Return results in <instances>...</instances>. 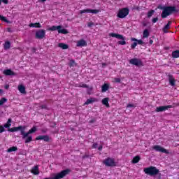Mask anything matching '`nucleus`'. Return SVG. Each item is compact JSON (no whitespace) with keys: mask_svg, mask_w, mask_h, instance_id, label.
Instances as JSON below:
<instances>
[{"mask_svg":"<svg viewBox=\"0 0 179 179\" xmlns=\"http://www.w3.org/2000/svg\"><path fill=\"white\" fill-rule=\"evenodd\" d=\"M29 27H35L36 29H40V27H41V24H40V22L31 23L29 24Z\"/></svg>","mask_w":179,"mask_h":179,"instance_id":"nucleus-24","label":"nucleus"},{"mask_svg":"<svg viewBox=\"0 0 179 179\" xmlns=\"http://www.w3.org/2000/svg\"><path fill=\"white\" fill-rule=\"evenodd\" d=\"M103 66H105V65H106V64H103Z\"/></svg>","mask_w":179,"mask_h":179,"instance_id":"nucleus-58","label":"nucleus"},{"mask_svg":"<svg viewBox=\"0 0 179 179\" xmlns=\"http://www.w3.org/2000/svg\"><path fill=\"white\" fill-rule=\"evenodd\" d=\"M129 15V8H123L118 10L117 14V17H119V19H124V17Z\"/></svg>","mask_w":179,"mask_h":179,"instance_id":"nucleus-3","label":"nucleus"},{"mask_svg":"<svg viewBox=\"0 0 179 179\" xmlns=\"http://www.w3.org/2000/svg\"><path fill=\"white\" fill-rule=\"evenodd\" d=\"M8 101V99L3 97L0 99V107L1 106H3V104H5V103H6Z\"/></svg>","mask_w":179,"mask_h":179,"instance_id":"nucleus-35","label":"nucleus"},{"mask_svg":"<svg viewBox=\"0 0 179 179\" xmlns=\"http://www.w3.org/2000/svg\"><path fill=\"white\" fill-rule=\"evenodd\" d=\"M97 143H94L92 145V149H97Z\"/></svg>","mask_w":179,"mask_h":179,"instance_id":"nucleus-47","label":"nucleus"},{"mask_svg":"<svg viewBox=\"0 0 179 179\" xmlns=\"http://www.w3.org/2000/svg\"><path fill=\"white\" fill-rule=\"evenodd\" d=\"M117 44H119V45H125V44H127V42L125 41V39H124L122 41H119L117 42Z\"/></svg>","mask_w":179,"mask_h":179,"instance_id":"nucleus-39","label":"nucleus"},{"mask_svg":"<svg viewBox=\"0 0 179 179\" xmlns=\"http://www.w3.org/2000/svg\"><path fill=\"white\" fill-rule=\"evenodd\" d=\"M58 47H59V48H62V50H68L69 48V46L68 45L62 43H59Z\"/></svg>","mask_w":179,"mask_h":179,"instance_id":"nucleus-26","label":"nucleus"},{"mask_svg":"<svg viewBox=\"0 0 179 179\" xmlns=\"http://www.w3.org/2000/svg\"><path fill=\"white\" fill-rule=\"evenodd\" d=\"M3 75L6 76H15L16 75V73L11 71L10 69H6L3 72Z\"/></svg>","mask_w":179,"mask_h":179,"instance_id":"nucleus-14","label":"nucleus"},{"mask_svg":"<svg viewBox=\"0 0 179 179\" xmlns=\"http://www.w3.org/2000/svg\"><path fill=\"white\" fill-rule=\"evenodd\" d=\"M110 89V84L104 83L101 87V92L106 93Z\"/></svg>","mask_w":179,"mask_h":179,"instance_id":"nucleus-19","label":"nucleus"},{"mask_svg":"<svg viewBox=\"0 0 179 179\" xmlns=\"http://www.w3.org/2000/svg\"><path fill=\"white\" fill-rule=\"evenodd\" d=\"M96 101H97V99L90 98V99H88L84 104L85 106H89V104H92V103H96Z\"/></svg>","mask_w":179,"mask_h":179,"instance_id":"nucleus-18","label":"nucleus"},{"mask_svg":"<svg viewBox=\"0 0 179 179\" xmlns=\"http://www.w3.org/2000/svg\"><path fill=\"white\" fill-rule=\"evenodd\" d=\"M4 50H9V48H10V42L9 41H6L4 43Z\"/></svg>","mask_w":179,"mask_h":179,"instance_id":"nucleus-34","label":"nucleus"},{"mask_svg":"<svg viewBox=\"0 0 179 179\" xmlns=\"http://www.w3.org/2000/svg\"><path fill=\"white\" fill-rule=\"evenodd\" d=\"M40 108H41L42 110H47V109H48L47 105H41V106H40Z\"/></svg>","mask_w":179,"mask_h":179,"instance_id":"nucleus-45","label":"nucleus"},{"mask_svg":"<svg viewBox=\"0 0 179 179\" xmlns=\"http://www.w3.org/2000/svg\"><path fill=\"white\" fill-rule=\"evenodd\" d=\"M153 13H155V10H150L148 13V17H152V16H153Z\"/></svg>","mask_w":179,"mask_h":179,"instance_id":"nucleus-38","label":"nucleus"},{"mask_svg":"<svg viewBox=\"0 0 179 179\" xmlns=\"http://www.w3.org/2000/svg\"><path fill=\"white\" fill-rule=\"evenodd\" d=\"M158 9L162 10L161 14V17L162 19H166L167 16H170V15H173V13H178V10L176 8V6H159Z\"/></svg>","mask_w":179,"mask_h":179,"instance_id":"nucleus-1","label":"nucleus"},{"mask_svg":"<svg viewBox=\"0 0 179 179\" xmlns=\"http://www.w3.org/2000/svg\"><path fill=\"white\" fill-rule=\"evenodd\" d=\"M36 38H38V40H42V38H44L45 37V30L44 29H39L36 31L35 34Z\"/></svg>","mask_w":179,"mask_h":179,"instance_id":"nucleus-8","label":"nucleus"},{"mask_svg":"<svg viewBox=\"0 0 179 179\" xmlns=\"http://www.w3.org/2000/svg\"><path fill=\"white\" fill-rule=\"evenodd\" d=\"M31 51H32V52L34 53V52H36V51H37V49L36 48H32Z\"/></svg>","mask_w":179,"mask_h":179,"instance_id":"nucleus-50","label":"nucleus"},{"mask_svg":"<svg viewBox=\"0 0 179 179\" xmlns=\"http://www.w3.org/2000/svg\"><path fill=\"white\" fill-rule=\"evenodd\" d=\"M94 24V23H93V22H89L88 27H92Z\"/></svg>","mask_w":179,"mask_h":179,"instance_id":"nucleus-49","label":"nucleus"},{"mask_svg":"<svg viewBox=\"0 0 179 179\" xmlns=\"http://www.w3.org/2000/svg\"><path fill=\"white\" fill-rule=\"evenodd\" d=\"M98 150H103V145H100V146L98 148Z\"/></svg>","mask_w":179,"mask_h":179,"instance_id":"nucleus-52","label":"nucleus"},{"mask_svg":"<svg viewBox=\"0 0 179 179\" xmlns=\"http://www.w3.org/2000/svg\"><path fill=\"white\" fill-rule=\"evenodd\" d=\"M105 166L108 167H115V160L113 158L108 157L103 161Z\"/></svg>","mask_w":179,"mask_h":179,"instance_id":"nucleus-4","label":"nucleus"},{"mask_svg":"<svg viewBox=\"0 0 179 179\" xmlns=\"http://www.w3.org/2000/svg\"><path fill=\"white\" fill-rule=\"evenodd\" d=\"M86 45H87V43L83 39H81L77 42V47H86Z\"/></svg>","mask_w":179,"mask_h":179,"instance_id":"nucleus-17","label":"nucleus"},{"mask_svg":"<svg viewBox=\"0 0 179 179\" xmlns=\"http://www.w3.org/2000/svg\"><path fill=\"white\" fill-rule=\"evenodd\" d=\"M171 23H172L171 21H168V23L163 28L164 33H167V30L170 29V24H171Z\"/></svg>","mask_w":179,"mask_h":179,"instance_id":"nucleus-23","label":"nucleus"},{"mask_svg":"<svg viewBox=\"0 0 179 179\" xmlns=\"http://www.w3.org/2000/svg\"><path fill=\"white\" fill-rule=\"evenodd\" d=\"M136 45H138V42L136 41H134L133 43H131V50H135V48H136Z\"/></svg>","mask_w":179,"mask_h":179,"instance_id":"nucleus-37","label":"nucleus"},{"mask_svg":"<svg viewBox=\"0 0 179 179\" xmlns=\"http://www.w3.org/2000/svg\"><path fill=\"white\" fill-rule=\"evenodd\" d=\"M37 131V127L34 126L31 129H29L27 132H24V130H22L21 135L22 136V139H26L27 136H29L30 134H34V132Z\"/></svg>","mask_w":179,"mask_h":179,"instance_id":"nucleus-5","label":"nucleus"},{"mask_svg":"<svg viewBox=\"0 0 179 179\" xmlns=\"http://www.w3.org/2000/svg\"><path fill=\"white\" fill-rule=\"evenodd\" d=\"M127 107V108H135V107H136V106H135L132 103H129Z\"/></svg>","mask_w":179,"mask_h":179,"instance_id":"nucleus-43","label":"nucleus"},{"mask_svg":"<svg viewBox=\"0 0 179 179\" xmlns=\"http://www.w3.org/2000/svg\"><path fill=\"white\" fill-rule=\"evenodd\" d=\"M129 64L135 65L136 66H143V62L142 60L138 58H134L129 60Z\"/></svg>","mask_w":179,"mask_h":179,"instance_id":"nucleus-6","label":"nucleus"},{"mask_svg":"<svg viewBox=\"0 0 179 179\" xmlns=\"http://www.w3.org/2000/svg\"><path fill=\"white\" fill-rule=\"evenodd\" d=\"M2 132H5V127L0 125V134H2Z\"/></svg>","mask_w":179,"mask_h":179,"instance_id":"nucleus-42","label":"nucleus"},{"mask_svg":"<svg viewBox=\"0 0 179 179\" xmlns=\"http://www.w3.org/2000/svg\"><path fill=\"white\" fill-rule=\"evenodd\" d=\"M58 33L59 34H68L69 31L66 29H59Z\"/></svg>","mask_w":179,"mask_h":179,"instance_id":"nucleus-33","label":"nucleus"},{"mask_svg":"<svg viewBox=\"0 0 179 179\" xmlns=\"http://www.w3.org/2000/svg\"><path fill=\"white\" fill-rule=\"evenodd\" d=\"M169 108H173V106L168 105V106H162L157 107L155 109L156 113H163V111H166Z\"/></svg>","mask_w":179,"mask_h":179,"instance_id":"nucleus-9","label":"nucleus"},{"mask_svg":"<svg viewBox=\"0 0 179 179\" xmlns=\"http://www.w3.org/2000/svg\"><path fill=\"white\" fill-rule=\"evenodd\" d=\"M131 41H136V42H137V44H139L140 45H142V44H143V41H142L141 39L138 40L136 38H131Z\"/></svg>","mask_w":179,"mask_h":179,"instance_id":"nucleus-30","label":"nucleus"},{"mask_svg":"<svg viewBox=\"0 0 179 179\" xmlns=\"http://www.w3.org/2000/svg\"><path fill=\"white\" fill-rule=\"evenodd\" d=\"M25 143H30V142H33V136L28 135L25 138Z\"/></svg>","mask_w":179,"mask_h":179,"instance_id":"nucleus-29","label":"nucleus"},{"mask_svg":"<svg viewBox=\"0 0 179 179\" xmlns=\"http://www.w3.org/2000/svg\"><path fill=\"white\" fill-rule=\"evenodd\" d=\"M157 20H159V17H155L152 19V23H157Z\"/></svg>","mask_w":179,"mask_h":179,"instance_id":"nucleus-46","label":"nucleus"},{"mask_svg":"<svg viewBox=\"0 0 179 179\" xmlns=\"http://www.w3.org/2000/svg\"><path fill=\"white\" fill-rule=\"evenodd\" d=\"M31 173L34 174V176H38L40 174V171L38 170V165L34 166L31 169Z\"/></svg>","mask_w":179,"mask_h":179,"instance_id":"nucleus-16","label":"nucleus"},{"mask_svg":"<svg viewBox=\"0 0 179 179\" xmlns=\"http://www.w3.org/2000/svg\"><path fill=\"white\" fill-rule=\"evenodd\" d=\"M172 58H179V50H175L172 52Z\"/></svg>","mask_w":179,"mask_h":179,"instance_id":"nucleus-32","label":"nucleus"},{"mask_svg":"<svg viewBox=\"0 0 179 179\" xmlns=\"http://www.w3.org/2000/svg\"><path fill=\"white\" fill-rule=\"evenodd\" d=\"M41 1V2H45V1H47V0H40Z\"/></svg>","mask_w":179,"mask_h":179,"instance_id":"nucleus-54","label":"nucleus"},{"mask_svg":"<svg viewBox=\"0 0 179 179\" xmlns=\"http://www.w3.org/2000/svg\"><path fill=\"white\" fill-rule=\"evenodd\" d=\"M93 122H96V119H92L90 121V124H93Z\"/></svg>","mask_w":179,"mask_h":179,"instance_id":"nucleus-51","label":"nucleus"},{"mask_svg":"<svg viewBox=\"0 0 179 179\" xmlns=\"http://www.w3.org/2000/svg\"><path fill=\"white\" fill-rule=\"evenodd\" d=\"M152 149L154 150H156V152H161V153H166V155L169 154V151L160 145H154L152 147Z\"/></svg>","mask_w":179,"mask_h":179,"instance_id":"nucleus-10","label":"nucleus"},{"mask_svg":"<svg viewBox=\"0 0 179 179\" xmlns=\"http://www.w3.org/2000/svg\"><path fill=\"white\" fill-rule=\"evenodd\" d=\"M42 132H45V130H42Z\"/></svg>","mask_w":179,"mask_h":179,"instance_id":"nucleus-57","label":"nucleus"},{"mask_svg":"<svg viewBox=\"0 0 179 179\" xmlns=\"http://www.w3.org/2000/svg\"><path fill=\"white\" fill-rule=\"evenodd\" d=\"M109 36L110 37H115V38H118L119 40H125V37L120 34L110 33Z\"/></svg>","mask_w":179,"mask_h":179,"instance_id":"nucleus-15","label":"nucleus"},{"mask_svg":"<svg viewBox=\"0 0 179 179\" xmlns=\"http://www.w3.org/2000/svg\"><path fill=\"white\" fill-rule=\"evenodd\" d=\"M59 29H62V26L61 25H58V26H52L49 30H50L51 31H55L56 30H57V31H59Z\"/></svg>","mask_w":179,"mask_h":179,"instance_id":"nucleus-22","label":"nucleus"},{"mask_svg":"<svg viewBox=\"0 0 179 179\" xmlns=\"http://www.w3.org/2000/svg\"><path fill=\"white\" fill-rule=\"evenodd\" d=\"M78 87H84L85 89H89V85L86 84H83L82 85H79Z\"/></svg>","mask_w":179,"mask_h":179,"instance_id":"nucleus-41","label":"nucleus"},{"mask_svg":"<svg viewBox=\"0 0 179 179\" xmlns=\"http://www.w3.org/2000/svg\"><path fill=\"white\" fill-rule=\"evenodd\" d=\"M17 131H20L22 135V131H24V127H23V126H18L8 129V132H17Z\"/></svg>","mask_w":179,"mask_h":179,"instance_id":"nucleus-11","label":"nucleus"},{"mask_svg":"<svg viewBox=\"0 0 179 179\" xmlns=\"http://www.w3.org/2000/svg\"><path fill=\"white\" fill-rule=\"evenodd\" d=\"M150 44H153V40L152 39L150 40Z\"/></svg>","mask_w":179,"mask_h":179,"instance_id":"nucleus-53","label":"nucleus"},{"mask_svg":"<svg viewBox=\"0 0 179 179\" xmlns=\"http://www.w3.org/2000/svg\"><path fill=\"white\" fill-rule=\"evenodd\" d=\"M2 3V0H0V6L1 5Z\"/></svg>","mask_w":179,"mask_h":179,"instance_id":"nucleus-56","label":"nucleus"},{"mask_svg":"<svg viewBox=\"0 0 179 179\" xmlns=\"http://www.w3.org/2000/svg\"><path fill=\"white\" fill-rule=\"evenodd\" d=\"M12 125V119L9 118L6 124H4L3 127L4 128H10V126Z\"/></svg>","mask_w":179,"mask_h":179,"instance_id":"nucleus-28","label":"nucleus"},{"mask_svg":"<svg viewBox=\"0 0 179 179\" xmlns=\"http://www.w3.org/2000/svg\"><path fill=\"white\" fill-rule=\"evenodd\" d=\"M114 82H115V83H121V79L120 78H114Z\"/></svg>","mask_w":179,"mask_h":179,"instance_id":"nucleus-44","label":"nucleus"},{"mask_svg":"<svg viewBox=\"0 0 179 179\" xmlns=\"http://www.w3.org/2000/svg\"><path fill=\"white\" fill-rule=\"evenodd\" d=\"M168 79H169V85L171 86H176V78L173 75L169 74Z\"/></svg>","mask_w":179,"mask_h":179,"instance_id":"nucleus-13","label":"nucleus"},{"mask_svg":"<svg viewBox=\"0 0 179 179\" xmlns=\"http://www.w3.org/2000/svg\"><path fill=\"white\" fill-rule=\"evenodd\" d=\"M8 88H9V86L6 85V89H8Z\"/></svg>","mask_w":179,"mask_h":179,"instance_id":"nucleus-55","label":"nucleus"},{"mask_svg":"<svg viewBox=\"0 0 179 179\" xmlns=\"http://www.w3.org/2000/svg\"><path fill=\"white\" fill-rule=\"evenodd\" d=\"M16 150H17V147L16 146H13L11 148H9L7 150L8 153H11V152H16Z\"/></svg>","mask_w":179,"mask_h":179,"instance_id":"nucleus-31","label":"nucleus"},{"mask_svg":"<svg viewBox=\"0 0 179 179\" xmlns=\"http://www.w3.org/2000/svg\"><path fill=\"white\" fill-rule=\"evenodd\" d=\"M110 99L108 97L104 98L102 99V104L103 106H106V107L109 108L110 107V103H108Z\"/></svg>","mask_w":179,"mask_h":179,"instance_id":"nucleus-21","label":"nucleus"},{"mask_svg":"<svg viewBox=\"0 0 179 179\" xmlns=\"http://www.w3.org/2000/svg\"><path fill=\"white\" fill-rule=\"evenodd\" d=\"M1 1L3 2V3H5L6 5H8V3H9V0H1Z\"/></svg>","mask_w":179,"mask_h":179,"instance_id":"nucleus-48","label":"nucleus"},{"mask_svg":"<svg viewBox=\"0 0 179 179\" xmlns=\"http://www.w3.org/2000/svg\"><path fill=\"white\" fill-rule=\"evenodd\" d=\"M150 35V33L149 32V29H145L143 32V38H148L149 36Z\"/></svg>","mask_w":179,"mask_h":179,"instance_id":"nucleus-25","label":"nucleus"},{"mask_svg":"<svg viewBox=\"0 0 179 179\" xmlns=\"http://www.w3.org/2000/svg\"><path fill=\"white\" fill-rule=\"evenodd\" d=\"M0 20H2V22H5L6 23H9V20L6 19V17L2 16L0 15Z\"/></svg>","mask_w":179,"mask_h":179,"instance_id":"nucleus-36","label":"nucleus"},{"mask_svg":"<svg viewBox=\"0 0 179 179\" xmlns=\"http://www.w3.org/2000/svg\"><path fill=\"white\" fill-rule=\"evenodd\" d=\"M140 160H141V157H139V155H137L133 158L131 163H133V164H136V163H139Z\"/></svg>","mask_w":179,"mask_h":179,"instance_id":"nucleus-27","label":"nucleus"},{"mask_svg":"<svg viewBox=\"0 0 179 179\" xmlns=\"http://www.w3.org/2000/svg\"><path fill=\"white\" fill-rule=\"evenodd\" d=\"M18 90L20 93L22 94H26V87L23 85H18Z\"/></svg>","mask_w":179,"mask_h":179,"instance_id":"nucleus-20","label":"nucleus"},{"mask_svg":"<svg viewBox=\"0 0 179 179\" xmlns=\"http://www.w3.org/2000/svg\"><path fill=\"white\" fill-rule=\"evenodd\" d=\"M36 141H44L45 142H49L50 141V136H48V135L38 136L36 138Z\"/></svg>","mask_w":179,"mask_h":179,"instance_id":"nucleus-12","label":"nucleus"},{"mask_svg":"<svg viewBox=\"0 0 179 179\" xmlns=\"http://www.w3.org/2000/svg\"><path fill=\"white\" fill-rule=\"evenodd\" d=\"M75 64H76L75 60L71 59V60H70L69 65V66H73V65Z\"/></svg>","mask_w":179,"mask_h":179,"instance_id":"nucleus-40","label":"nucleus"},{"mask_svg":"<svg viewBox=\"0 0 179 179\" xmlns=\"http://www.w3.org/2000/svg\"><path fill=\"white\" fill-rule=\"evenodd\" d=\"M144 173L147 174V176H150L153 177L154 176H159L158 178H162V173H160V171L156 168V166H149L144 169Z\"/></svg>","mask_w":179,"mask_h":179,"instance_id":"nucleus-2","label":"nucleus"},{"mask_svg":"<svg viewBox=\"0 0 179 179\" xmlns=\"http://www.w3.org/2000/svg\"><path fill=\"white\" fill-rule=\"evenodd\" d=\"M100 12V10L97 9H90V8H87L84 10H80V15H83V13H92L93 15H97Z\"/></svg>","mask_w":179,"mask_h":179,"instance_id":"nucleus-7","label":"nucleus"}]
</instances>
